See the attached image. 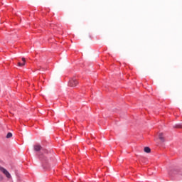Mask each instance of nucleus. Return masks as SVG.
<instances>
[{
	"instance_id": "f257e3e1",
	"label": "nucleus",
	"mask_w": 182,
	"mask_h": 182,
	"mask_svg": "<svg viewBox=\"0 0 182 182\" xmlns=\"http://www.w3.org/2000/svg\"><path fill=\"white\" fill-rule=\"evenodd\" d=\"M78 83L77 80H76L75 77H73L71 80H70L68 85L70 86V87H75V86H77Z\"/></svg>"
},
{
	"instance_id": "423d86ee",
	"label": "nucleus",
	"mask_w": 182,
	"mask_h": 182,
	"mask_svg": "<svg viewBox=\"0 0 182 182\" xmlns=\"http://www.w3.org/2000/svg\"><path fill=\"white\" fill-rule=\"evenodd\" d=\"M12 137V133L9 132L6 135V139H11Z\"/></svg>"
},
{
	"instance_id": "20e7f679",
	"label": "nucleus",
	"mask_w": 182,
	"mask_h": 182,
	"mask_svg": "<svg viewBox=\"0 0 182 182\" xmlns=\"http://www.w3.org/2000/svg\"><path fill=\"white\" fill-rule=\"evenodd\" d=\"M34 150L36 151H41V150H42V146L41 145H35Z\"/></svg>"
},
{
	"instance_id": "1a4fd4ad",
	"label": "nucleus",
	"mask_w": 182,
	"mask_h": 182,
	"mask_svg": "<svg viewBox=\"0 0 182 182\" xmlns=\"http://www.w3.org/2000/svg\"><path fill=\"white\" fill-rule=\"evenodd\" d=\"M18 66H23V65H22V63H18Z\"/></svg>"
},
{
	"instance_id": "39448f33",
	"label": "nucleus",
	"mask_w": 182,
	"mask_h": 182,
	"mask_svg": "<svg viewBox=\"0 0 182 182\" xmlns=\"http://www.w3.org/2000/svg\"><path fill=\"white\" fill-rule=\"evenodd\" d=\"M144 151H145V153H150V151H151V149H150V148L149 147H145L144 148Z\"/></svg>"
},
{
	"instance_id": "0eeeda50",
	"label": "nucleus",
	"mask_w": 182,
	"mask_h": 182,
	"mask_svg": "<svg viewBox=\"0 0 182 182\" xmlns=\"http://www.w3.org/2000/svg\"><path fill=\"white\" fill-rule=\"evenodd\" d=\"M22 60H23V63H21V65H23V66H25L26 63V60H25V58H22Z\"/></svg>"
},
{
	"instance_id": "6e6552de",
	"label": "nucleus",
	"mask_w": 182,
	"mask_h": 182,
	"mask_svg": "<svg viewBox=\"0 0 182 182\" xmlns=\"http://www.w3.org/2000/svg\"><path fill=\"white\" fill-rule=\"evenodd\" d=\"M1 180H4V176H2V175H0V181H1Z\"/></svg>"
},
{
	"instance_id": "f03ea898",
	"label": "nucleus",
	"mask_w": 182,
	"mask_h": 182,
	"mask_svg": "<svg viewBox=\"0 0 182 182\" xmlns=\"http://www.w3.org/2000/svg\"><path fill=\"white\" fill-rule=\"evenodd\" d=\"M0 171H1V173H3V174H4L7 178H11V173H9V172L5 168L0 166Z\"/></svg>"
},
{
	"instance_id": "7ed1b4c3",
	"label": "nucleus",
	"mask_w": 182,
	"mask_h": 182,
	"mask_svg": "<svg viewBox=\"0 0 182 182\" xmlns=\"http://www.w3.org/2000/svg\"><path fill=\"white\" fill-rule=\"evenodd\" d=\"M159 140H161V143H164V135L163 134V133H160L159 134Z\"/></svg>"
}]
</instances>
